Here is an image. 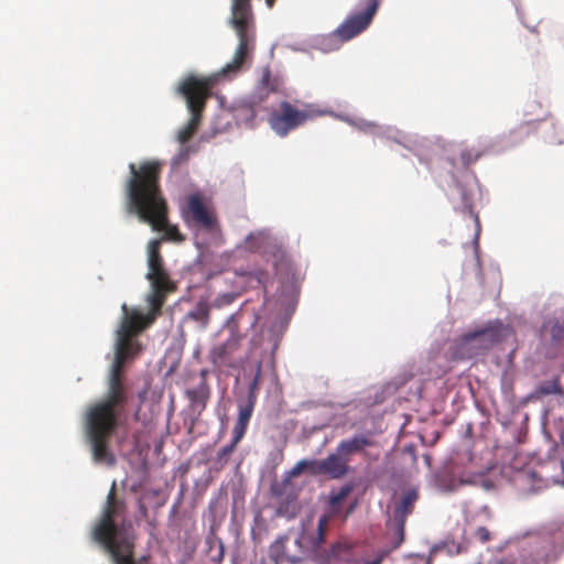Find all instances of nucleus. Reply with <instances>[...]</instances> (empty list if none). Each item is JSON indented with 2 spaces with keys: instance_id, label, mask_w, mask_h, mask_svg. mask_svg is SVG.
Listing matches in <instances>:
<instances>
[{
  "instance_id": "1",
  "label": "nucleus",
  "mask_w": 564,
  "mask_h": 564,
  "mask_svg": "<svg viewBox=\"0 0 564 564\" xmlns=\"http://www.w3.org/2000/svg\"><path fill=\"white\" fill-rule=\"evenodd\" d=\"M131 329L132 321H126L121 329L116 330L106 393L87 406L83 417L84 434L94 462L109 466L116 463L109 449V441L117 431L129 401L124 369L143 349L139 340L131 339Z\"/></svg>"
},
{
  "instance_id": "2",
  "label": "nucleus",
  "mask_w": 564,
  "mask_h": 564,
  "mask_svg": "<svg viewBox=\"0 0 564 564\" xmlns=\"http://www.w3.org/2000/svg\"><path fill=\"white\" fill-rule=\"evenodd\" d=\"M162 165L158 161L143 162L139 167L134 163L129 164L130 177L126 185L129 212L135 213L153 230L164 231L162 241L181 242L184 237L178 228L169 224L167 204L160 187Z\"/></svg>"
},
{
  "instance_id": "3",
  "label": "nucleus",
  "mask_w": 564,
  "mask_h": 564,
  "mask_svg": "<svg viewBox=\"0 0 564 564\" xmlns=\"http://www.w3.org/2000/svg\"><path fill=\"white\" fill-rule=\"evenodd\" d=\"M126 505L116 496V484L108 492L102 512L90 531V538L109 555L112 564H148V556L134 558L137 535L130 523H116L115 519L124 511Z\"/></svg>"
},
{
  "instance_id": "4",
  "label": "nucleus",
  "mask_w": 564,
  "mask_h": 564,
  "mask_svg": "<svg viewBox=\"0 0 564 564\" xmlns=\"http://www.w3.org/2000/svg\"><path fill=\"white\" fill-rule=\"evenodd\" d=\"M162 239H152L148 243V273L145 278L151 283V292L147 297L150 305V312L143 314L138 308H129L122 304V317L117 330H120L126 321H132L131 339L138 340V336L147 329L156 318L165 303L167 294L176 290V285L170 279V274L164 267L161 254Z\"/></svg>"
},
{
  "instance_id": "5",
  "label": "nucleus",
  "mask_w": 564,
  "mask_h": 564,
  "mask_svg": "<svg viewBox=\"0 0 564 564\" xmlns=\"http://www.w3.org/2000/svg\"><path fill=\"white\" fill-rule=\"evenodd\" d=\"M214 76L188 75L181 80L177 93L185 99L191 119L180 129L177 140L186 143L198 130L207 100L212 97L213 88L216 85Z\"/></svg>"
},
{
  "instance_id": "6",
  "label": "nucleus",
  "mask_w": 564,
  "mask_h": 564,
  "mask_svg": "<svg viewBox=\"0 0 564 564\" xmlns=\"http://www.w3.org/2000/svg\"><path fill=\"white\" fill-rule=\"evenodd\" d=\"M229 24L238 37L234 58L224 68V74L237 73L254 50L256 20L251 0H232Z\"/></svg>"
},
{
  "instance_id": "7",
  "label": "nucleus",
  "mask_w": 564,
  "mask_h": 564,
  "mask_svg": "<svg viewBox=\"0 0 564 564\" xmlns=\"http://www.w3.org/2000/svg\"><path fill=\"white\" fill-rule=\"evenodd\" d=\"M321 113L312 107L299 109L289 101H282L279 109L273 110L269 117L271 129L280 137H286L288 133L305 123Z\"/></svg>"
},
{
  "instance_id": "8",
  "label": "nucleus",
  "mask_w": 564,
  "mask_h": 564,
  "mask_svg": "<svg viewBox=\"0 0 564 564\" xmlns=\"http://www.w3.org/2000/svg\"><path fill=\"white\" fill-rule=\"evenodd\" d=\"M365 10L357 11L347 17V19L334 31L333 36L340 42H347L362 33L372 22L379 8V0H364Z\"/></svg>"
},
{
  "instance_id": "9",
  "label": "nucleus",
  "mask_w": 564,
  "mask_h": 564,
  "mask_svg": "<svg viewBox=\"0 0 564 564\" xmlns=\"http://www.w3.org/2000/svg\"><path fill=\"white\" fill-rule=\"evenodd\" d=\"M556 560L555 553L545 547L535 534L532 540L521 543L517 556L502 557L496 564H551Z\"/></svg>"
},
{
  "instance_id": "10",
  "label": "nucleus",
  "mask_w": 564,
  "mask_h": 564,
  "mask_svg": "<svg viewBox=\"0 0 564 564\" xmlns=\"http://www.w3.org/2000/svg\"><path fill=\"white\" fill-rule=\"evenodd\" d=\"M240 337L231 335L225 343L215 346L209 352V359L217 368H237L242 364L238 355Z\"/></svg>"
},
{
  "instance_id": "11",
  "label": "nucleus",
  "mask_w": 564,
  "mask_h": 564,
  "mask_svg": "<svg viewBox=\"0 0 564 564\" xmlns=\"http://www.w3.org/2000/svg\"><path fill=\"white\" fill-rule=\"evenodd\" d=\"M247 245L250 249L263 252L273 258L274 265L278 268L286 261V253L283 245L264 232L250 234L247 237Z\"/></svg>"
},
{
  "instance_id": "12",
  "label": "nucleus",
  "mask_w": 564,
  "mask_h": 564,
  "mask_svg": "<svg viewBox=\"0 0 564 564\" xmlns=\"http://www.w3.org/2000/svg\"><path fill=\"white\" fill-rule=\"evenodd\" d=\"M316 475H325L330 479H340L349 473V462L335 448L324 459H315Z\"/></svg>"
},
{
  "instance_id": "13",
  "label": "nucleus",
  "mask_w": 564,
  "mask_h": 564,
  "mask_svg": "<svg viewBox=\"0 0 564 564\" xmlns=\"http://www.w3.org/2000/svg\"><path fill=\"white\" fill-rule=\"evenodd\" d=\"M536 536L544 543L545 547L555 553L556 558L564 553V520L544 525L536 533Z\"/></svg>"
},
{
  "instance_id": "14",
  "label": "nucleus",
  "mask_w": 564,
  "mask_h": 564,
  "mask_svg": "<svg viewBox=\"0 0 564 564\" xmlns=\"http://www.w3.org/2000/svg\"><path fill=\"white\" fill-rule=\"evenodd\" d=\"M375 444V440L369 434H356L340 441L336 449L349 462L352 455L361 454L367 447H372Z\"/></svg>"
},
{
  "instance_id": "15",
  "label": "nucleus",
  "mask_w": 564,
  "mask_h": 564,
  "mask_svg": "<svg viewBox=\"0 0 564 564\" xmlns=\"http://www.w3.org/2000/svg\"><path fill=\"white\" fill-rule=\"evenodd\" d=\"M464 340L467 344L479 341V347L488 348L501 340V324H489L482 329L467 333L464 335Z\"/></svg>"
},
{
  "instance_id": "16",
  "label": "nucleus",
  "mask_w": 564,
  "mask_h": 564,
  "mask_svg": "<svg viewBox=\"0 0 564 564\" xmlns=\"http://www.w3.org/2000/svg\"><path fill=\"white\" fill-rule=\"evenodd\" d=\"M187 210L196 224L204 228H212L215 225V218L207 210L202 197L193 194L187 199Z\"/></svg>"
},
{
  "instance_id": "17",
  "label": "nucleus",
  "mask_w": 564,
  "mask_h": 564,
  "mask_svg": "<svg viewBox=\"0 0 564 564\" xmlns=\"http://www.w3.org/2000/svg\"><path fill=\"white\" fill-rule=\"evenodd\" d=\"M282 88V82L278 77H272L269 69L262 74L261 82L251 97L253 106H260L267 100L271 93H278Z\"/></svg>"
},
{
  "instance_id": "18",
  "label": "nucleus",
  "mask_w": 564,
  "mask_h": 564,
  "mask_svg": "<svg viewBox=\"0 0 564 564\" xmlns=\"http://www.w3.org/2000/svg\"><path fill=\"white\" fill-rule=\"evenodd\" d=\"M185 394L189 401L191 411L199 415L206 408L210 390L207 383L202 381L196 388L186 390Z\"/></svg>"
},
{
  "instance_id": "19",
  "label": "nucleus",
  "mask_w": 564,
  "mask_h": 564,
  "mask_svg": "<svg viewBox=\"0 0 564 564\" xmlns=\"http://www.w3.org/2000/svg\"><path fill=\"white\" fill-rule=\"evenodd\" d=\"M299 295V284L293 274L286 273L280 278V288L278 291L279 301L284 305H293Z\"/></svg>"
},
{
  "instance_id": "20",
  "label": "nucleus",
  "mask_w": 564,
  "mask_h": 564,
  "mask_svg": "<svg viewBox=\"0 0 564 564\" xmlns=\"http://www.w3.org/2000/svg\"><path fill=\"white\" fill-rule=\"evenodd\" d=\"M417 499L419 492L415 488L406 490L401 500L395 505L394 517L406 519L412 513Z\"/></svg>"
},
{
  "instance_id": "21",
  "label": "nucleus",
  "mask_w": 564,
  "mask_h": 564,
  "mask_svg": "<svg viewBox=\"0 0 564 564\" xmlns=\"http://www.w3.org/2000/svg\"><path fill=\"white\" fill-rule=\"evenodd\" d=\"M354 484H345L338 491H333L329 497V507L333 513L340 511L341 502L351 494L354 490Z\"/></svg>"
},
{
  "instance_id": "22",
  "label": "nucleus",
  "mask_w": 564,
  "mask_h": 564,
  "mask_svg": "<svg viewBox=\"0 0 564 564\" xmlns=\"http://www.w3.org/2000/svg\"><path fill=\"white\" fill-rule=\"evenodd\" d=\"M187 317L200 323L202 327H206L209 323V305L205 301H199L193 310L187 313Z\"/></svg>"
},
{
  "instance_id": "23",
  "label": "nucleus",
  "mask_w": 564,
  "mask_h": 564,
  "mask_svg": "<svg viewBox=\"0 0 564 564\" xmlns=\"http://www.w3.org/2000/svg\"><path fill=\"white\" fill-rule=\"evenodd\" d=\"M254 405H256V397H253V395L251 398H247V401H245V402H239V404H238L239 413H238L237 422L248 425L249 421L251 419Z\"/></svg>"
},
{
  "instance_id": "24",
  "label": "nucleus",
  "mask_w": 564,
  "mask_h": 564,
  "mask_svg": "<svg viewBox=\"0 0 564 564\" xmlns=\"http://www.w3.org/2000/svg\"><path fill=\"white\" fill-rule=\"evenodd\" d=\"M406 519L395 518L389 522V529L393 534L395 546H399L404 540V529Z\"/></svg>"
},
{
  "instance_id": "25",
  "label": "nucleus",
  "mask_w": 564,
  "mask_h": 564,
  "mask_svg": "<svg viewBox=\"0 0 564 564\" xmlns=\"http://www.w3.org/2000/svg\"><path fill=\"white\" fill-rule=\"evenodd\" d=\"M209 552H212V561L215 564L221 563L224 555H225V546L220 539H209Z\"/></svg>"
},
{
  "instance_id": "26",
  "label": "nucleus",
  "mask_w": 564,
  "mask_h": 564,
  "mask_svg": "<svg viewBox=\"0 0 564 564\" xmlns=\"http://www.w3.org/2000/svg\"><path fill=\"white\" fill-rule=\"evenodd\" d=\"M236 447L237 446L229 443L228 445H226L219 449V452L217 453L216 459H215L216 469L220 470L227 465L229 457L234 453Z\"/></svg>"
},
{
  "instance_id": "27",
  "label": "nucleus",
  "mask_w": 564,
  "mask_h": 564,
  "mask_svg": "<svg viewBox=\"0 0 564 564\" xmlns=\"http://www.w3.org/2000/svg\"><path fill=\"white\" fill-rule=\"evenodd\" d=\"M535 393L538 395H549V394L562 393L558 379H553V380L546 381L544 383H541L536 388Z\"/></svg>"
},
{
  "instance_id": "28",
  "label": "nucleus",
  "mask_w": 564,
  "mask_h": 564,
  "mask_svg": "<svg viewBox=\"0 0 564 564\" xmlns=\"http://www.w3.org/2000/svg\"><path fill=\"white\" fill-rule=\"evenodd\" d=\"M313 464H316L315 459H302V460H300L295 465V467L293 469V475H299L300 473L306 470L310 474H312L314 476H317L316 475V467H314Z\"/></svg>"
},
{
  "instance_id": "29",
  "label": "nucleus",
  "mask_w": 564,
  "mask_h": 564,
  "mask_svg": "<svg viewBox=\"0 0 564 564\" xmlns=\"http://www.w3.org/2000/svg\"><path fill=\"white\" fill-rule=\"evenodd\" d=\"M328 522H329V516H322L319 518L318 524H317V535L315 539L316 546L324 542Z\"/></svg>"
},
{
  "instance_id": "30",
  "label": "nucleus",
  "mask_w": 564,
  "mask_h": 564,
  "mask_svg": "<svg viewBox=\"0 0 564 564\" xmlns=\"http://www.w3.org/2000/svg\"><path fill=\"white\" fill-rule=\"evenodd\" d=\"M481 152L473 151V150H464L460 153V162L464 167H468L470 164L475 163L480 156Z\"/></svg>"
},
{
  "instance_id": "31",
  "label": "nucleus",
  "mask_w": 564,
  "mask_h": 564,
  "mask_svg": "<svg viewBox=\"0 0 564 564\" xmlns=\"http://www.w3.org/2000/svg\"><path fill=\"white\" fill-rule=\"evenodd\" d=\"M247 427H248L247 424L236 421L234 430H232V440L230 443L234 444L235 446H237L240 443V441L243 438V436L247 432Z\"/></svg>"
},
{
  "instance_id": "32",
  "label": "nucleus",
  "mask_w": 564,
  "mask_h": 564,
  "mask_svg": "<svg viewBox=\"0 0 564 564\" xmlns=\"http://www.w3.org/2000/svg\"><path fill=\"white\" fill-rule=\"evenodd\" d=\"M261 369H262V364H261V361H258L254 377L249 387L248 398H251L252 395L257 398V390L259 388L260 378H261Z\"/></svg>"
},
{
  "instance_id": "33",
  "label": "nucleus",
  "mask_w": 564,
  "mask_h": 564,
  "mask_svg": "<svg viewBox=\"0 0 564 564\" xmlns=\"http://www.w3.org/2000/svg\"><path fill=\"white\" fill-rule=\"evenodd\" d=\"M333 556L341 560L350 557L349 547L345 543H339L332 549Z\"/></svg>"
},
{
  "instance_id": "34",
  "label": "nucleus",
  "mask_w": 564,
  "mask_h": 564,
  "mask_svg": "<svg viewBox=\"0 0 564 564\" xmlns=\"http://www.w3.org/2000/svg\"><path fill=\"white\" fill-rule=\"evenodd\" d=\"M474 536L481 543L490 541L491 535L486 527H479L475 530Z\"/></svg>"
},
{
  "instance_id": "35",
  "label": "nucleus",
  "mask_w": 564,
  "mask_h": 564,
  "mask_svg": "<svg viewBox=\"0 0 564 564\" xmlns=\"http://www.w3.org/2000/svg\"><path fill=\"white\" fill-rule=\"evenodd\" d=\"M551 335L555 341L564 339V326L555 323L551 328Z\"/></svg>"
},
{
  "instance_id": "36",
  "label": "nucleus",
  "mask_w": 564,
  "mask_h": 564,
  "mask_svg": "<svg viewBox=\"0 0 564 564\" xmlns=\"http://www.w3.org/2000/svg\"><path fill=\"white\" fill-rule=\"evenodd\" d=\"M139 509H140L141 514H143L144 517H147V514H148V509H147L145 505H144V503H142L141 501H140V503H139Z\"/></svg>"
},
{
  "instance_id": "37",
  "label": "nucleus",
  "mask_w": 564,
  "mask_h": 564,
  "mask_svg": "<svg viewBox=\"0 0 564 564\" xmlns=\"http://www.w3.org/2000/svg\"><path fill=\"white\" fill-rule=\"evenodd\" d=\"M275 1H276V0H265V3H267V6H268V8H270V9H271V8L274 6Z\"/></svg>"
},
{
  "instance_id": "38",
  "label": "nucleus",
  "mask_w": 564,
  "mask_h": 564,
  "mask_svg": "<svg viewBox=\"0 0 564 564\" xmlns=\"http://www.w3.org/2000/svg\"><path fill=\"white\" fill-rule=\"evenodd\" d=\"M522 476H531V477H534V473H525V474H522Z\"/></svg>"
},
{
  "instance_id": "39",
  "label": "nucleus",
  "mask_w": 564,
  "mask_h": 564,
  "mask_svg": "<svg viewBox=\"0 0 564 564\" xmlns=\"http://www.w3.org/2000/svg\"><path fill=\"white\" fill-rule=\"evenodd\" d=\"M355 505H356V503H352V505L350 506V508H349V510H348V513H350V512L354 510Z\"/></svg>"
}]
</instances>
